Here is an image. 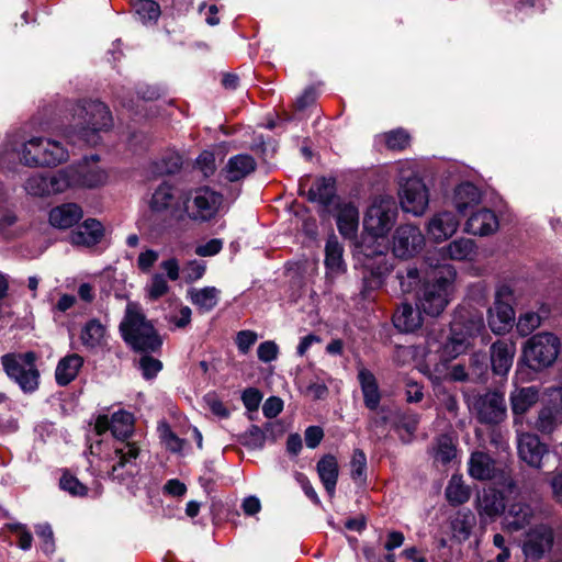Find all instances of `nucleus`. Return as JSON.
I'll use <instances>...</instances> for the list:
<instances>
[{
  "label": "nucleus",
  "mask_w": 562,
  "mask_h": 562,
  "mask_svg": "<svg viewBox=\"0 0 562 562\" xmlns=\"http://www.w3.org/2000/svg\"><path fill=\"white\" fill-rule=\"evenodd\" d=\"M112 435L120 441L114 446L113 452L103 461L100 471L120 484L133 479L139 472L137 459L140 449L136 442L125 441L133 432L132 414L121 411L111 417Z\"/></svg>",
  "instance_id": "nucleus-1"
},
{
  "label": "nucleus",
  "mask_w": 562,
  "mask_h": 562,
  "mask_svg": "<svg viewBox=\"0 0 562 562\" xmlns=\"http://www.w3.org/2000/svg\"><path fill=\"white\" fill-rule=\"evenodd\" d=\"M72 120L66 130L69 142H82L94 146L100 142V133L109 131L113 119L109 108L100 101H82L71 109Z\"/></svg>",
  "instance_id": "nucleus-2"
},
{
  "label": "nucleus",
  "mask_w": 562,
  "mask_h": 562,
  "mask_svg": "<svg viewBox=\"0 0 562 562\" xmlns=\"http://www.w3.org/2000/svg\"><path fill=\"white\" fill-rule=\"evenodd\" d=\"M123 340L135 351L155 353L160 350L162 340L139 305L127 303L125 315L120 324Z\"/></svg>",
  "instance_id": "nucleus-3"
},
{
  "label": "nucleus",
  "mask_w": 562,
  "mask_h": 562,
  "mask_svg": "<svg viewBox=\"0 0 562 562\" xmlns=\"http://www.w3.org/2000/svg\"><path fill=\"white\" fill-rule=\"evenodd\" d=\"M456 278L452 266L445 265L434 272L431 280L424 283L418 294V308L429 316H438L449 303L451 286Z\"/></svg>",
  "instance_id": "nucleus-4"
},
{
  "label": "nucleus",
  "mask_w": 562,
  "mask_h": 562,
  "mask_svg": "<svg viewBox=\"0 0 562 562\" xmlns=\"http://www.w3.org/2000/svg\"><path fill=\"white\" fill-rule=\"evenodd\" d=\"M22 164L29 167L56 166L68 159V151L57 140L33 137L25 142L19 151Z\"/></svg>",
  "instance_id": "nucleus-5"
},
{
  "label": "nucleus",
  "mask_w": 562,
  "mask_h": 562,
  "mask_svg": "<svg viewBox=\"0 0 562 562\" xmlns=\"http://www.w3.org/2000/svg\"><path fill=\"white\" fill-rule=\"evenodd\" d=\"M560 339L551 333H539L524 346V359L529 368L539 371L554 363L560 352Z\"/></svg>",
  "instance_id": "nucleus-6"
},
{
  "label": "nucleus",
  "mask_w": 562,
  "mask_h": 562,
  "mask_svg": "<svg viewBox=\"0 0 562 562\" xmlns=\"http://www.w3.org/2000/svg\"><path fill=\"white\" fill-rule=\"evenodd\" d=\"M397 205L392 196L375 198L363 220L364 229L373 238L385 237L395 224Z\"/></svg>",
  "instance_id": "nucleus-7"
},
{
  "label": "nucleus",
  "mask_w": 562,
  "mask_h": 562,
  "mask_svg": "<svg viewBox=\"0 0 562 562\" xmlns=\"http://www.w3.org/2000/svg\"><path fill=\"white\" fill-rule=\"evenodd\" d=\"M1 363L8 376L14 380L24 392H32L38 385V371L35 368V355L7 353Z\"/></svg>",
  "instance_id": "nucleus-8"
},
{
  "label": "nucleus",
  "mask_w": 562,
  "mask_h": 562,
  "mask_svg": "<svg viewBox=\"0 0 562 562\" xmlns=\"http://www.w3.org/2000/svg\"><path fill=\"white\" fill-rule=\"evenodd\" d=\"M75 179L74 170L65 168L54 173H35L26 179L24 189L30 195L43 198L65 192L74 186Z\"/></svg>",
  "instance_id": "nucleus-9"
},
{
  "label": "nucleus",
  "mask_w": 562,
  "mask_h": 562,
  "mask_svg": "<svg viewBox=\"0 0 562 562\" xmlns=\"http://www.w3.org/2000/svg\"><path fill=\"white\" fill-rule=\"evenodd\" d=\"M223 203V195L207 187L192 190L186 202L184 210L189 218L207 222L215 217Z\"/></svg>",
  "instance_id": "nucleus-10"
},
{
  "label": "nucleus",
  "mask_w": 562,
  "mask_h": 562,
  "mask_svg": "<svg viewBox=\"0 0 562 562\" xmlns=\"http://www.w3.org/2000/svg\"><path fill=\"white\" fill-rule=\"evenodd\" d=\"M400 205L405 213L422 216L429 204V191L422 178H402L398 188Z\"/></svg>",
  "instance_id": "nucleus-11"
},
{
  "label": "nucleus",
  "mask_w": 562,
  "mask_h": 562,
  "mask_svg": "<svg viewBox=\"0 0 562 562\" xmlns=\"http://www.w3.org/2000/svg\"><path fill=\"white\" fill-rule=\"evenodd\" d=\"M469 407L474 412L482 424H498L506 416V403L504 395L498 392H487L474 396L469 402Z\"/></svg>",
  "instance_id": "nucleus-12"
},
{
  "label": "nucleus",
  "mask_w": 562,
  "mask_h": 562,
  "mask_svg": "<svg viewBox=\"0 0 562 562\" xmlns=\"http://www.w3.org/2000/svg\"><path fill=\"white\" fill-rule=\"evenodd\" d=\"M484 327L481 316L471 321L470 327L467 333H459V323L454 322L451 327V336L445 342L440 351V358L443 362L456 359L459 355L463 353L469 347V337L473 336Z\"/></svg>",
  "instance_id": "nucleus-13"
},
{
  "label": "nucleus",
  "mask_w": 562,
  "mask_h": 562,
  "mask_svg": "<svg viewBox=\"0 0 562 562\" xmlns=\"http://www.w3.org/2000/svg\"><path fill=\"white\" fill-rule=\"evenodd\" d=\"M425 244L419 227L406 224L396 228L393 236V252L396 257L407 259L418 254Z\"/></svg>",
  "instance_id": "nucleus-14"
},
{
  "label": "nucleus",
  "mask_w": 562,
  "mask_h": 562,
  "mask_svg": "<svg viewBox=\"0 0 562 562\" xmlns=\"http://www.w3.org/2000/svg\"><path fill=\"white\" fill-rule=\"evenodd\" d=\"M553 544V531L547 525H538L530 529L524 542V553L528 559L538 560L550 551Z\"/></svg>",
  "instance_id": "nucleus-15"
},
{
  "label": "nucleus",
  "mask_w": 562,
  "mask_h": 562,
  "mask_svg": "<svg viewBox=\"0 0 562 562\" xmlns=\"http://www.w3.org/2000/svg\"><path fill=\"white\" fill-rule=\"evenodd\" d=\"M460 222L451 211L435 213L426 225V231L431 240L442 243L456 234Z\"/></svg>",
  "instance_id": "nucleus-16"
},
{
  "label": "nucleus",
  "mask_w": 562,
  "mask_h": 562,
  "mask_svg": "<svg viewBox=\"0 0 562 562\" xmlns=\"http://www.w3.org/2000/svg\"><path fill=\"white\" fill-rule=\"evenodd\" d=\"M517 449L519 458L533 468H540L541 460L548 451L538 436L529 432L518 434Z\"/></svg>",
  "instance_id": "nucleus-17"
},
{
  "label": "nucleus",
  "mask_w": 562,
  "mask_h": 562,
  "mask_svg": "<svg viewBox=\"0 0 562 562\" xmlns=\"http://www.w3.org/2000/svg\"><path fill=\"white\" fill-rule=\"evenodd\" d=\"M103 236V225L98 220L88 218L70 233L69 241L74 246L93 247L101 241Z\"/></svg>",
  "instance_id": "nucleus-18"
},
{
  "label": "nucleus",
  "mask_w": 562,
  "mask_h": 562,
  "mask_svg": "<svg viewBox=\"0 0 562 562\" xmlns=\"http://www.w3.org/2000/svg\"><path fill=\"white\" fill-rule=\"evenodd\" d=\"M468 472L477 481H490L496 477L497 468L495 460L486 452L474 451L468 462Z\"/></svg>",
  "instance_id": "nucleus-19"
},
{
  "label": "nucleus",
  "mask_w": 562,
  "mask_h": 562,
  "mask_svg": "<svg viewBox=\"0 0 562 562\" xmlns=\"http://www.w3.org/2000/svg\"><path fill=\"white\" fill-rule=\"evenodd\" d=\"M499 223L495 213L490 209H481L471 214L465 224V231L472 235L486 236L498 229Z\"/></svg>",
  "instance_id": "nucleus-20"
},
{
  "label": "nucleus",
  "mask_w": 562,
  "mask_h": 562,
  "mask_svg": "<svg viewBox=\"0 0 562 562\" xmlns=\"http://www.w3.org/2000/svg\"><path fill=\"white\" fill-rule=\"evenodd\" d=\"M536 509L525 501L512 503L506 512L505 525L510 531H518L528 526L535 518Z\"/></svg>",
  "instance_id": "nucleus-21"
},
{
  "label": "nucleus",
  "mask_w": 562,
  "mask_h": 562,
  "mask_svg": "<svg viewBox=\"0 0 562 562\" xmlns=\"http://www.w3.org/2000/svg\"><path fill=\"white\" fill-rule=\"evenodd\" d=\"M477 254V247L473 239L460 237L440 249V255L445 259L454 261H472Z\"/></svg>",
  "instance_id": "nucleus-22"
},
{
  "label": "nucleus",
  "mask_w": 562,
  "mask_h": 562,
  "mask_svg": "<svg viewBox=\"0 0 562 562\" xmlns=\"http://www.w3.org/2000/svg\"><path fill=\"white\" fill-rule=\"evenodd\" d=\"M515 346L505 340H497L491 346V366L495 374L505 375L513 364Z\"/></svg>",
  "instance_id": "nucleus-23"
},
{
  "label": "nucleus",
  "mask_w": 562,
  "mask_h": 562,
  "mask_svg": "<svg viewBox=\"0 0 562 562\" xmlns=\"http://www.w3.org/2000/svg\"><path fill=\"white\" fill-rule=\"evenodd\" d=\"M66 169H72L76 181L72 187L82 186L87 188H95L106 182L108 175L97 165H89L86 160L79 166H69Z\"/></svg>",
  "instance_id": "nucleus-24"
},
{
  "label": "nucleus",
  "mask_w": 562,
  "mask_h": 562,
  "mask_svg": "<svg viewBox=\"0 0 562 562\" xmlns=\"http://www.w3.org/2000/svg\"><path fill=\"white\" fill-rule=\"evenodd\" d=\"M337 227L346 238L356 237L359 227V211L351 202H342L337 206Z\"/></svg>",
  "instance_id": "nucleus-25"
},
{
  "label": "nucleus",
  "mask_w": 562,
  "mask_h": 562,
  "mask_svg": "<svg viewBox=\"0 0 562 562\" xmlns=\"http://www.w3.org/2000/svg\"><path fill=\"white\" fill-rule=\"evenodd\" d=\"M256 160L247 154L231 157L222 170V175L229 182H236L255 171Z\"/></svg>",
  "instance_id": "nucleus-26"
},
{
  "label": "nucleus",
  "mask_w": 562,
  "mask_h": 562,
  "mask_svg": "<svg viewBox=\"0 0 562 562\" xmlns=\"http://www.w3.org/2000/svg\"><path fill=\"white\" fill-rule=\"evenodd\" d=\"M83 216L81 207L76 203H65L49 212V223L57 228L66 229L77 224Z\"/></svg>",
  "instance_id": "nucleus-27"
},
{
  "label": "nucleus",
  "mask_w": 562,
  "mask_h": 562,
  "mask_svg": "<svg viewBox=\"0 0 562 562\" xmlns=\"http://www.w3.org/2000/svg\"><path fill=\"white\" fill-rule=\"evenodd\" d=\"M394 326L402 333H413L422 327L423 317L418 308L409 303L401 304L393 315Z\"/></svg>",
  "instance_id": "nucleus-28"
},
{
  "label": "nucleus",
  "mask_w": 562,
  "mask_h": 562,
  "mask_svg": "<svg viewBox=\"0 0 562 562\" xmlns=\"http://www.w3.org/2000/svg\"><path fill=\"white\" fill-rule=\"evenodd\" d=\"M480 189L471 182H462L453 190L452 203L460 214L477 205L481 201Z\"/></svg>",
  "instance_id": "nucleus-29"
},
{
  "label": "nucleus",
  "mask_w": 562,
  "mask_h": 562,
  "mask_svg": "<svg viewBox=\"0 0 562 562\" xmlns=\"http://www.w3.org/2000/svg\"><path fill=\"white\" fill-rule=\"evenodd\" d=\"M316 470L324 488L328 495L333 497L335 495L339 475V465L336 457L333 454H325L318 460Z\"/></svg>",
  "instance_id": "nucleus-30"
},
{
  "label": "nucleus",
  "mask_w": 562,
  "mask_h": 562,
  "mask_svg": "<svg viewBox=\"0 0 562 562\" xmlns=\"http://www.w3.org/2000/svg\"><path fill=\"white\" fill-rule=\"evenodd\" d=\"M178 198L176 189L164 182L159 184L151 194L149 207L155 213H165L176 209Z\"/></svg>",
  "instance_id": "nucleus-31"
},
{
  "label": "nucleus",
  "mask_w": 562,
  "mask_h": 562,
  "mask_svg": "<svg viewBox=\"0 0 562 562\" xmlns=\"http://www.w3.org/2000/svg\"><path fill=\"white\" fill-rule=\"evenodd\" d=\"M358 381L363 394V402L367 408L375 411L381 401L379 385L374 374L366 368L358 371Z\"/></svg>",
  "instance_id": "nucleus-32"
},
{
  "label": "nucleus",
  "mask_w": 562,
  "mask_h": 562,
  "mask_svg": "<svg viewBox=\"0 0 562 562\" xmlns=\"http://www.w3.org/2000/svg\"><path fill=\"white\" fill-rule=\"evenodd\" d=\"M515 319V312L509 303H494L488 310V325L495 334H502L509 329Z\"/></svg>",
  "instance_id": "nucleus-33"
},
{
  "label": "nucleus",
  "mask_w": 562,
  "mask_h": 562,
  "mask_svg": "<svg viewBox=\"0 0 562 562\" xmlns=\"http://www.w3.org/2000/svg\"><path fill=\"white\" fill-rule=\"evenodd\" d=\"M477 510L480 515L495 517L505 509L504 497L501 492L494 488H484L477 495Z\"/></svg>",
  "instance_id": "nucleus-34"
},
{
  "label": "nucleus",
  "mask_w": 562,
  "mask_h": 562,
  "mask_svg": "<svg viewBox=\"0 0 562 562\" xmlns=\"http://www.w3.org/2000/svg\"><path fill=\"white\" fill-rule=\"evenodd\" d=\"M82 364L83 359L77 353H71L60 359L55 371L57 384L65 386L74 381Z\"/></svg>",
  "instance_id": "nucleus-35"
},
{
  "label": "nucleus",
  "mask_w": 562,
  "mask_h": 562,
  "mask_svg": "<svg viewBox=\"0 0 562 562\" xmlns=\"http://www.w3.org/2000/svg\"><path fill=\"white\" fill-rule=\"evenodd\" d=\"M342 254L344 248L337 237H329L325 246V266L330 274H339L345 271L346 265Z\"/></svg>",
  "instance_id": "nucleus-36"
},
{
  "label": "nucleus",
  "mask_w": 562,
  "mask_h": 562,
  "mask_svg": "<svg viewBox=\"0 0 562 562\" xmlns=\"http://www.w3.org/2000/svg\"><path fill=\"white\" fill-rule=\"evenodd\" d=\"M220 290L215 286H205L202 289H191L189 297L200 312L207 313L212 311L220 301Z\"/></svg>",
  "instance_id": "nucleus-37"
},
{
  "label": "nucleus",
  "mask_w": 562,
  "mask_h": 562,
  "mask_svg": "<svg viewBox=\"0 0 562 562\" xmlns=\"http://www.w3.org/2000/svg\"><path fill=\"white\" fill-rule=\"evenodd\" d=\"M539 392L536 386L516 389L510 394L512 411L515 415L525 414L532 405L537 403Z\"/></svg>",
  "instance_id": "nucleus-38"
},
{
  "label": "nucleus",
  "mask_w": 562,
  "mask_h": 562,
  "mask_svg": "<svg viewBox=\"0 0 562 562\" xmlns=\"http://www.w3.org/2000/svg\"><path fill=\"white\" fill-rule=\"evenodd\" d=\"M431 454L437 465H448L457 456V448L451 437L441 435L436 438Z\"/></svg>",
  "instance_id": "nucleus-39"
},
{
  "label": "nucleus",
  "mask_w": 562,
  "mask_h": 562,
  "mask_svg": "<svg viewBox=\"0 0 562 562\" xmlns=\"http://www.w3.org/2000/svg\"><path fill=\"white\" fill-rule=\"evenodd\" d=\"M335 196V181L331 178L317 179L307 191V199L323 205L330 204Z\"/></svg>",
  "instance_id": "nucleus-40"
},
{
  "label": "nucleus",
  "mask_w": 562,
  "mask_h": 562,
  "mask_svg": "<svg viewBox=\"0 0 562 562\" xmlns=\"http://www.w3.org/2000/svg\"><path fill=\"white\" fill-rule=\"evenodd\" d=\"M448 503L458 506L467 503L471 496V490L464 484L462 476L453 474L445 491Z\"/></svg>",
  "instance_id": "nucleus-41"
},
{
  "label": "nucleus",
  "mask_w": 562,
  "mask_h": 562,
  "mask_svg": "<svg viewBox=\"0 0 562 562\" xmlns=\"http://www.w3.org/2000/svg\"><path fill=\"white\" fill-rule=\"evenodd\" d=\"M105 327L98 321H89L82 328L80 339L89 348L99 346L104 337Z\"/></svg>",
  "instance_id": "nucleus-42"
},
{
  "label": "nucleus",
  "mask_w": 562,
  "mask_h": 562,
  "mask_svg": "<svg viewBox=\"0 0 562 562\" xmlns=\"http://www.w3.org/2000/svg\"><path fill=\"white\" fill-rule=\"evenodd\" d=\"M350 476L357 484L367 481V456L361 449H355L350 460Z\"/></svg>",
  "instance_id": "nucleus-43"
},
{
  "label": "nucleus",
  "mask_w": 562,
  "mask_h": 562,
  "mask_svg": "<svg viewBox=\"0 0 562 562\" xmlns=\"http://www.w3.org/2000/svg\"><path fill=\"white\" fill-rule=\"evenodd\" d=\"M560 415L561 414L557 412L552 406H546L540 409L535 426L539 431L543 434H550L557 427Z\"/></svg>",
  "instance_id": "nucleus-44"
},
{
  "label": "nucleus",
  "mask_w": 562,
  "mask_h": 562,
  "mask_svg": "<svg viewBox=\"0 0 562 562\" xmlns=\"http://www.w3.org/2000/svg\"><path fill=\"white\" fill-rule=\"evenodd\" d=\"M133 9L143 22L156 21L160 15L159 5L153 0H135Z\"/></svg>",
  "instance_id": "nucleus-45"
},
{
  "label": "nucleus",
  "mask_w": 562,
  "mask_h": 562,
  "mask_svg": "<svg viewBox=\"0 0 562 562\" xmlns=\"http://www.w3.org/2000/svg\"><path fill=\"white\" fill-rule=\"evenodd\" d=\"M238 441L248 449H261L266 442V434L258 426L252 425L239 436Z\"/></svg>",
  "instance_id": "nucleus-46"
},
{
  "label": "nucleus",
  "mask_w": 562,
  "mask_h": 562,
  "mask_svg": "<svg viewBox=\"0 0 562 562\" xmlns=\"http://www.w3.org/2000/svg\"><path fill=\"white\" fill-rule=\"evenodd\" d=\"M420 420V415L418 413L406 411L398 415V419L396 423V427L404 429L408 438L403 439L404 442H409L415 431L417 430L418 424Z\"/></svg>",
  "instance_id": "nucleus-47"
},
{
  "label": "nucleus",
  "mask_w": 562,
  "mask_h": 562,
  "mask_svg": "<svg viewBox=\"0 0 562 562\" xmlns=\"http://www.w3.org/2000/svg\"><path fill=\"white\" fill-rule=\"evenodd\" d=\"M387 148L392 150H403L409 145V135L403 128L387 132L383 135Z\"/></svg>",
  "instance_id": "nucleus-48"
},
{
  "label": "nucleus",
  "mask_w": 562,
  "mask_h": 562,
  "mask_svg": "<svg viewBox=\"0 0 562 562\" xmlns=\"http://www.w3.org/2000/svg\"><path fill=\"white\" fill-rule=\"evenodd\" d=\"M169 291L167 280L162 274L156 273L151 277L146 286V293L149 300L156 301Z\"/></svg>",
  "instance_id": "nucleus-49"
},
{
  "label": "nucleus",
  "mask_w": 562,
  "mask_h": 562,
  "mask_svg": "<svg viewBox=\"0 0 562 562\" xmlns=\"http://www.w3.org/2000/svg\"><path fill=\"white\" fill-rule=\"evenodd\" d=\"M541 325V316L535 312L521 314L517 322V330L521 336L530 335Z\"/></svg>",
  "instance_id": "nucleus-50"
},
{
  "label": "nucleus",
  "mask_w": 562,
  "mask_h": 562,
  "mask_svg": "<svg viewBox=\"0 0 562 562\" xmlns=\"http://www.w3.org/2000/svg\"><path fill=\"white\" fill-rule=\"evenodd\" d=\"M59 486L72 496H85L88 491V488L76 476L69 473L63 474L59 481Z\"/></svg>",
  "instance_id": "nucleus-51"
},
{
  "label": "nucleus",
  "mask_w": 562,
  "mask_h": 562,
  "mask_svg": "<svg viewBox=\"0 0 562 562\" xmlns=\"http://www.w3.org/2000/svg\"><path fill=\"white\" fill-rule=\"evenodd\" d=\"M440 407L449 415L450 418H456L459 412V403L454 394L445 389L437 392Z\"/></svg>",
  "instance_id": "nucleus-52"
},
{
  "label": "nucleus",
  "mask_w": 562,
  "mask_h": 562,
  "mask_svg": "<svg viewBox=\"0 0 562 562\" xmlns=\"http://www.w3.org/2000/svg\"><path fill=\"white\" fill-rule=\"evenodd\" d=\"M139 369L142 370L143 376L150 380L161 371L162 363L160 360L146 353L139 359Z\"/></svg>",
  "instance_id": "nucleus-53"
},
{
  "label": "nucleus",
  "mask_w": 562,
  "mask_h": 562,
  "mask_svg": "<svg viewBox=\"0 0 562 562\" xmlns=\"http://www.w3.org/2000/svg\"><path fill=\"white\" fill-rule=\"evenodd\" d=\"M206 270V265L201 260H191L183 267V277L187 283L201 279Z\"/></svg>",
  "instance_id": "nucleus-54"
},
{
  "label": "nucleus",
  "mask_w": 562,
  "mask_h": 562,
  "mask_svg": "<svg viewBox=\"0 0 562 562\" xmlns=\"http://www.w3.org/2000/svg\"><path fill=\"white\" fill-rule=\"evenodd\" d=\"M36 535L41 539V548L46 554L54 552L55 543L53 537V530L49 525H38L36 528Z\"/></svg>",
  "instance_id": "nucleus-55"
},
{
  "label": "nucleus",
  "mask_w": 562,
  "mask_h": 562,
  "mask_svg": "<svg viewBox=\"0 0 562 562\" xmlns=\"http://www.w3.org/2000/svg\"><path fill=\"white\" fill-rule=\"evenodd\" d=\"M279 353L278 345L272 340L261 342L257 349L258 359L262 362H271L277 359Z\"/></svg>",
  "instance_id": "nucleus-56"
},
{
  "label": "nucleus",
  "mask_w": 562,
  "mask_h": 562,
  "mask_svg": "<svg viewBox=\"0 0 562 562\" xmlns=\"http://www.w3.org/2000/svg\"><path fill=\"white\" fill-rule=\"evenodd\" d=\"M258 335L252 330H240L236 336V345L238 350L246 355L251 346L257 341Z\"/></svg>",
  "instance_id": "nucleus-57"
},
{
  "label": "nucleus",
  "mask_w": 562,
  "mask_h": 562,
  "mask_svg": "<svg viewBox=\"0 0 562 562\" xmlns=\"http://www.w3.org/2000/svg\"><path fill=\"white\" fill-rule=\"evenodd\" d=\"M241 400L245 407L252 412L258 409L262 395L257 389L249 387L243 392Z\"/></svg>",
  "instance_id": "nucleus-58"
},
{
  "label": "nucleus",
  "mask_w": 562,
  "mask_h": 562,
  "mask_svg": "<svg viewBox=\"0 0 562 562\" xmlns=\"http://www.w3.org/2000/svg\"><path fill=\"white\" fill-rule=\"evenodd\" d=\"M196 166L205 177L213 175V172L215 171L214 155L210 151H203L196 158Z\"/></svg>",
  "instance_id": "nucleus-59"
},
{
  "label": "nucleus",
  "mask_w": 562,
  "mask_h": 562,
  "mask_svg": "<svg viewBox=\"0 0 562 562\" xmlns=\"http://www.w3.org/2000/svg\"><path fill=\"white\" fill-rule=\"evenodd\" d=\"M161 438L167 449L171 452H180L182 450L184 441L180 439L175 432H172L168 427H166L161 432Z\"/></svg>",
  "instance_id": "nucleus-60"
},
{
  "label": "nucleus",
  "mask_w": 562,
  "mask_h": 562,
  "mask_svg": "<svg viewBox=\"0 0 562 562\" xmlns=\"http://www.w3.org/2000/svg\"><path fill=\"white\" fill-rule=\"evenodd\" d=\"M470 369L476 376H481L487 369V357L484 352H475L470 358Z\"/></svg>",
  "instance_id": "nucleus-61"
},
{
  "label": "nucleus",
  "mask_w": 562,
  "mask_h": 562,
  "mask_svg": "<svg viewBox=\"0 0 562 562\" xmlns=\"http://www.w3.org/2000/svg\"><path fill=\"white\" fill-rule=\"evenodd\" d=\"M223 243L221 239H211L204 245H200L195 248V254L201 257L214 256L221 251Z\"/></svg>",
  "instance_id": "nucleus-62"
},
{
  "label": "nucleus",
  "mask_w": 562,
  "mask_h": 562,
  "mask_svg": "<svg viewBox=\"0 0 562 562\" xmlns=\"http://www.w3.org/2000/svg\"><path fill=\"white\" fill-rule=\"evenodd\" d=\"M323 437L324 431L318 426L307 427L304 434L305 443L311 449H315L321 443Z\"/></svg>",
  "instance_id": "nucleus-63"
},
{
  "label": "nucleus",
  "mask_w": 562,
  "mask_h": 562,
  "mask_svg": "<svg viewBox=\"0 0 562 562\" xmlns=\"http://www.w3.org/2000/svg\"><path fill=\"white\" fill-rule=\"evenodd\" d=\"M158 257L159 256L157 251L153 249H147L146 251L139 254L137 259V266L142 271L147 272L157 261Z\"/></svg>",
  "instance_id": "nucleus-64"
}]
</instances>
